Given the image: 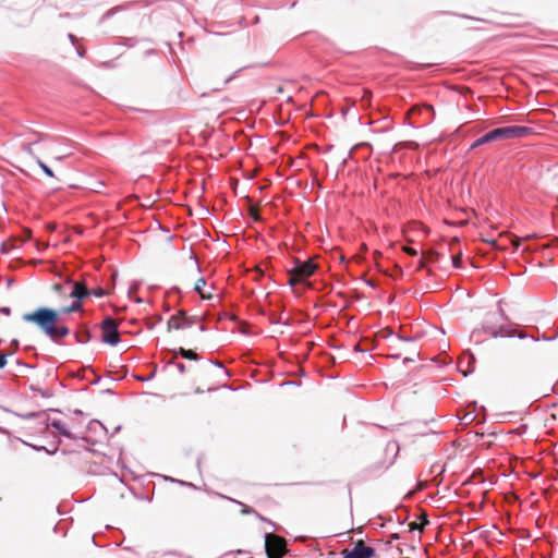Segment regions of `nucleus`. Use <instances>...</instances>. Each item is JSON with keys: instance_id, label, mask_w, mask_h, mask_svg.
I'll use <instances>...</instances> for the list:
<instances>
[{"instance_id": "obj_1", "label": "nucleus", "mask_w": 558, "mask_h": 558, "mask_svg": "<svg viewBox=\"0 0 558 558\" xmlns=\"http://www.w3.org/2000/svg\"><path fill=\"white\" fill-rule=\"evenodd\" d=\"M25 323L35 325L45 336L53 331V326L60 320V313L51 307L40 306L33 312L22 315Z\"/></svg>"}, {"instance_id": "obj_2", "label": "nucleus", "mask_w": 558, "mask_h": 558, "mask_svg": "<svg viewBox=\"0 0 558 558\" xmlns=\"http://www.w3.org/2000/svg\"><path fill=\"white\" fill-rule=\"evenodd\" d=\"M509 318L499 308L497 312L489 313L487 318L483 325V329L486 333H488L493 338H513L518 337L519 339H525L529 336L524 332H514L510 328L505 325L497 326L499 322H508Z\"/></svg>"}, {"instance_id": "obj_3", "label": "nucleus", "mask_w": 558, "mask_h": 558, "mask_svg": "<svg viewBox=\"0 0 558 558\" xmlns=\"http://www.w3.org/2000/svg\"><path fill=\"white\" fill-rule=\"evenodd\" d=\"M265 553L267 558H282L287 553V541L274 533H265Z\"/></svg>"}, {"instance_id": "obj_4", "label": "nucleus", "mask_w": 558, "mask_h": 558, "mask_svg": "<svg viewBox=\"0 0 558 558\" xmlns=\"http://www.w3.org/2000/svg\"><path fill=\"white\" fill-rule=\"evenodd\" d=\"M100 328L104 331L102 337H101V341L104 343H107L110 345H117L120 342L118 325L112 317H110V316L106 317L101 322Z\"/></svg>"}, {"instance_id": "obj_5", "label": "nucleus", "mask_w": 558, "mask_h": 558, "mask_svg": "<svg viewBox=\"0 0 558 558\" xmlns=\"http://www.w3.org/2000/svg\"><path fill=\"white\" fill-rule=\"evenodd\" d=\"M343 558H373L376 555L374 547L365 545L363 541H357L350 550L342 551Z\"/></svg>"}, {"instance_id": "obj_6", "label": "nucleus", "mask_w": 558, "mask_h": 558, "mask_svg": "<svg viewBox=\"0 0 558 558\" xmlns=\"http://www.w3.org/2000/svg\"><path fill=\"white\" fill-rule=\"evenodd\" d=\"M317 265L312 259H294V266L291 269L299 279H307L315 274Z\"/></svg>"}, {"instance_id": "obj_7", "label": "nucleus", "mask_w": 558, "mask_h": 558, "mask_svg": "<svg viewBox=\"0 0 558 558\" xmlns=\"http://www.w3.org/2000/svg\"><path fill=\"white\" fill-rule=\"evenodd\" d=\"M499 132L502 141L508 138H519L524 137L530 134H534L535 131L533 128L524 126V125H508L499 128Z\"/></svg>"}, {"instance_id": "obj_8", "label": "nucleus", "mask_w": 558, "mask_h": 558, "mask_svg": "<svg viewBox=\"0 0 558 558\" xmlns=\"http://www.w3.org/2000/svg\"><path fill=\"white\" fill-rule=\"evenodd\" d=\"M65 283L72 286L69 296L75 301H80V303H82L83 299L89 295V290L84 283L73 281L72 279H68Z\"/></svg>"}, {"instance_id": "obj_9", "label": "nucleus", "mask_w": 558, "mask_h": 558, "mask_svg": "<svg viewBox=\"0 0 558 558\" xmlns=\"http://www.w3.org/2000/svg\"><path fill=\"white\" fill-rule=\"evenodd\" d=\"M46 425H47V427L54 428L60 435H62L69 439L82 438L81 436L72 433L71 428L69 426H66V424L60 420L49 421V418H47Z\"/></svg>"}, {"instance_id": "obj_10", "label": "nucleus", "mask_w": 558, "mask_h": 558, "mask_svg": "<svg viewBox=\"0 0 558 558\" xmlns=\"http://www.w3.org/2000/svg\"><path fill=\"white\" fill-rule=\"evenodd\" d=\"M71 332L70 328L61 323V319L54 324L53 331L49 333L48 338L56 344H60L61 340L69 336Z\"/></svg>"}, {"instance_id": "obj_11", "label": "nucleus", "mask_w": 558, "mask_h": 558, "mask_svg": "<svg viewBox=\"0 0 558 558\" xmlns=\"http://www.w3.org/2000/svg\"><path fill=\"white\" fill-rule=\"evenodd\" d=\"M497 141H502L500 132H499V128L494 129V130L487 132L486 134L482 135L477 140H475L472 143V145H471V149H474V148L480 147L482 145H485V144H488V143H493V142H497Z\"/></svg>"}, {"instance_id": "obj_12", "label": "nucleus", "mask_w": 558, "mask_h": 558, "mask_svg": "<svg viewBox=\"0 0 558 558\" xmlns=\"http://www.w3.org/2000/svg\"><path fill=\"white\" fill-rule=\"evenodd\" d=\"M216 495H217L218 497H220V498H225V499H228V500H230V501H232V502H235V504L241 505V506H242V510H241V512H242L243 514H251V513H254V514H256L260 520L266 521V519H265L264 517H262L259 513H257L253 508H251V507H248V506H246V505L242 504L241 501H238V500H235V499H233V498H231V497H227V496H225V495H222V494H220V493H216ZM267 522H268L269 524H271V525L276 526V525H275V523H274L272 521L267 520Z\"/></svg>"}, {"instance_id": "obj_13", "label": "nucleus", "mask_w": 558, "mask_h": 558, "mask_svg": "<svg viewBox=\"0 0 558 558\" xmlns=\"http://www.w3.org/2000/svg\"><path fill=\"white\" fill-rule=\"evenodd\" d=\"M73 337L77 343L85 344L92 339V332L86 326H81L74 333Z\"/></svg>"}, {"instance_id": "obj_14", "label": "nucleus", "mask_w": 558, "mask_h": 558, "mask_svg": "<svg viewBox=\"0 0 558 558\" xmlns=\"http://www.w3.org/2000/svg\"><path fill=\"white\" fill-rule=\"evenodd\" d=\"M439 257V253L434 250H427L422 253V258L418 263V268H425L427 263H435Z\"/></svg>"}, {"instance_id": "obj_15", "label": "nucleus", "mask_w": 558, "mask_h": 558, "mask_svg": "<svg viewBox=\"0 0 558 558\" xmlns=\"http://www.w3.org/2000/svg\"><path fill=\"white\" fill-rule=\"evenodd\" d=\"M388 469V465H386L385 461H378L372 465H369L365 472L368 474V476H378L384 471Z\"/></svg>"}, {"instance_id": "obj_16", "label": "nucleus", "mask_w": 558, "mask_h": 558, "mask_svg": "<svg viewBox=\"0 0 558 558\" xmlns=\"http://www.w3.org/2000/svg\"><path fill=\"white\" fill-rule=\"evenodd\" d=\"M33 134L36 136V138L34 141L27 143V144H23V150L25 153H27L28 155H31V156L34 155V153H33V145L37 144V143H39V142H41V141H44V140L49 137L48 134H44V133L34 132Z\"/></svg>"}, {"instance_id": "obj_17", "label": "nucleus", "mask_w": 558, "mask_h": 558, "mask_svg": "<svg viewBox=\"0 0 558 558\" xmlns=\"http://www.w3.org/2000/svg\"><path fill=\"white\" fill-rule=\"evenodd\" d=\"M475 361L474 356L472 354H469L468 356L461 359L459 361V367H460V371L464 374V375H468L469 373H472V368H471V364Z\"/></svg>"}, {"instance_id": "obj_18", "label": "nucleus", "mask_w": 558, "mask_h": 558, "mask_svg": "<svg viewBox=\"0 0 558 558\" xmlns=\"http://www.w3.org/2000/svg\"><path fill=\"white\" fill-rule=\"evenodd\" d=\"M173 354L180 355L181 357L186 359V360H192V361L198 360V355L194 351L187 350L184 348H179V349L173 350Z\"/></svg>"}, {"instance_id": "obj_19", "label": "nucleus", "mask_w": 558, "mask_h": 558, "mask_svg": "<svg viewBox=\"0 0 558 558\" xmlns=\"http://www.w3.org/2000/svg\"><path fill=\"white\" fill-rule=\"evenodd\" d=\"M83 308V303H80V301L73 300V302L69 306H64L58 311L61 314L68 315L71 313L80 312Z\"/></svg>"}, {"instance_id": "obj_20", "label": "nucleus", "mask_w": 558, "mask_h": 558, "mask_svg": "<svg viewBox=\"0 0 558 558\" xmlns=\"http://www.w3.org/2000/svg\"><path fill=\"white\" fill-rule=\"evenodd\" d=\"M196 323V317L186 315V312L181 311V329L190 328Z\"/></svg>"}, {"instance_id": "obj_21", "label": "nucleus", "mask_w": 558, "mask_h": 558, "mask_svg": "<svg viewBox=\"0 0 558 558\" xmlns=\"http://www.w3.org/2000/svg\"><path fill=\"white\" fill-rule=\"evenodd\" d=\"M181 329V311L177 315H172L168 320V330Z\"/></svg>"}, {"instance_id": "obj_22", "label": "nucleus", "mask_w": 558, "mask_h": 558, "mask_svg": "<svg viewBox=\"0 0 558 558\" xmlns=\"http://www.w3.org/2000/svg\"><path fill=\"white\" fill-rule=\"evenodd\" d=\"M205 284H206V280H205V278H204V277H201V278L196 281V283H195V286H194V291H195L197 294H199V295L202 296V299H210V298H211V295H210V294H209V295H206V294L203 292V288L205 287Z\"/></svg>"}, {"instance_id": "obj_23", "label": "nucleus", "mask_w": 558, "mask_h": 558, "mask_svg": "<svg viewBox=\"0 0 558 558\" xmlns=\"http://www.w3.org/2000/svg\"><path fill=\"white\" fill-rule=\"evenodd\" d=\"M37 165L40 167V169L44 171V173L50 178L54 177V173L50 167H48L43 160L39 158H36Z\"/></svg>"}, {"instance_id": "obj_24", "label": "nucleus", "mask_w": 558, "mask_h": 558, "mask_svg": "<svg viewBox=\"0 0 558 558\" xmlns=\"http://www.w3.org/2000/svg\"><path fill=\"white\" fill-rule=\"evenodd\" d=\"M15 248H16V246L14 243L2 242L0 251L2 254H9L12 250H15Z\"/></svg>"}, {"instance_id": "obj_25", "label": "nucleus", "mask_w": 558, "mask_h": 558, "mask_svg": "<svg viewBox=\"0 0 558 558\" xmlns=\"http://www.w3.org/2000/svg\"><path fill=\"white\" fill-rule=\"evenodd\" d=\"M32 448H33L34 450H36V451H44V452H46V453H48V454H54V453H57V451H58V447H54L53 449H51V450H50V449H48V448H47V447H45V446H35V445H32Z\"/></svg>"}, {"instance_id": "obj_26", "label": "nucleus", "mask_w": 558, "mask_h": 558, "mask_svg": "<svg viewBox=\"0 0 558 558\" xmlns=\"http://www.w3.org/2000/svg\"><path fill=\"white\" fill-rule=\"evenodd\" d=\"M120 9H121L120 7H116V8H112V9H110V10H108V11H107L102 16H101L100 22H104V21H106V20L110 19V17H111V16H113L117 12H119V11H120Z\"/></svg>"}, {"instance_id": "obj_27", "label": "nucleus", "mask_w": 558, "mask_h": 558, "mask_svg": "<svg viewBox=\"0 0 558 558\" xmlns=\"http://www.w3.org/2000/svg\"><path fill=\"white\" fill-rule=\"evenodd\" d=\"M106 294H107L106 290H105V289H102V288H100V287H99V288H96V289H94V290H92V291L89 290V295H94V296H96V298H102V296H105Z\"/></svg>"}, {"instance_id": "obj_28", "label": "nucleus", "mask_w": 558, "mask_h": 558, "mask_svg": "<svg viewBox=\"0 0 558 558\" xmlns=\"http://www.w3.org/2000/svg\"><path fill=\"white\" fill-rule=\"evenodd\" d=\"M378 335L383 338V339H387L389 337H391L393 335V331L386 327V328H383L381 330L378 331Z\"/></svg>"}, {"instance_id": "obj_29", "label": "nucleus", "mask_w": 558, "mask_h": 558, "mask_svg": "<svg viewBox=\"0 0 558 558\" xmlns=\"http://www.w3.org/2000/svg\"><path fill=\"white\" fill-rule=\"evenodd\" d=\"M451 259H452V266H453L454 268L460 269V268H462V267H463V266H462V258H461V256H459V255H453V256L451 257Z\"/></svg>"}, {"instance_id": "obj_30", "label": "nucleus", "mask_w": 558, "mask_h": 558, "mask_svg": "<svg viewBox=\"0 0 558 558\" xmlns=\"http://www.w3.org/2000/svg\"><path fill=\"white\" fill-rule=\"evenodd\" d=\"M64 289H65V286H64V284H62V283H54V284L52 286V290H53L54 292L59 293V294H64V293H65V292H64Z\"/></svg>"}, {"instance_id": "obj_31", "label": "nucleus", "mask_w": 558, "mask_h": 558, "mask_svg": "<svg viewBox=\"0 0 558 558\" xmlns=\"http://www.w3.org/2000/svg\"><path fill=\"white\" fill-rule=\"evenodd\" d=\"M476 415H474L473 413L469 412V413H465L464 416L462 417V420L465 422V423H472L474 420H475Z\"/></svg>"}, {"instance_id": "obj_32", "label": "nucleus", "mask_w": 558, "mask_h": 558, "mask_svg": "<svg viewBox=\"0 0 558 558\" xmlns=\"http://www.w3.org/2000/svg\"><path fill=\"white\" fill-rule=\"evenodd\" d=\"M10 353H0V368H3L7 365V357Z\"/></svg>"}, {"instance_id": "obj_33", "label": "nucleus", "mask_w": 558, "mask_h": 558, "mask_svg": "<svg viewBox=\"0 0 558 558\" xmlns=\"http://www.w3.org/2000/svg\"><path fill=\"white\" fill-rule=\"evenodd\" d=\"M289 275H290V279H289L290 286H294V284H296V282H299L301 280L291 271L289 272Z\"/></svg>"}, {"instance_id": "obj_34", "label": "nucleus", "mask_w": 558, "mask_h": 558, "mask_svg": "<svg viewBox=\"0 0 558 558\" xmlns=\"http://www.w3.org/2000/svg\"><path fill=\"white\" fill-rule=\"evenodd\" d=\"M169 364H173V362H169ZM174 365L181 374L185 373V365L183 363H174Z\"/></svg>"}, {"instance_id": "obj_35", "label": "nucleus", "mask_w": 558, "mask_h": 558, "mask_svg": "<svg viewBox=\"0 0 558 558\" xmlns=\"http://www.w3.org/2000/svg\"><path fill=\"white\" fill-rule=\"evenodd\" d=\"M209 363L214 364L215 366H218V367L222 368L225 371L226 375L230 376V373L225 368V366L220 362H218V361L215 362L213 360H209Z\"/></svg>"}, {"instance_id": "obj_36", "label": "nucleus", "mask_w": 558, "mask_h": 558, "mask_svg": "<svg viewBox=\"0 0 558 558\" xmlns=\"http://www.w3.org/2000/svg\"><path fill=\"white\" fill-rule=\"evenodd\" d=\"M404 251H405V253L408 255H411V256H416L417 255V251L415 248H413V247H405Z\"/></svg>"}, {"instance_id": "obj_37", "label": "nucleus", "mask_w": 558, "mask_h": 558, "mask_svg": "<svg viewBox=\"0 0 558 558\" xmlns=\"http://www.w3.org/2000/svg\"><path fill=\"white\" fill-rule=\"evenodd\" d=\"M0 313L7 316L11 315V308L9 306L0 307Z\"/></svg>"}, {"instance_id": "obj_38", "label": "nucleus", "mask_w": 558, "mask_h": 558, "mask_svg": "<svg viewBox=\"0 0 558 558\" xmlns=\"http://www.w3.org/2000/svg\"><path fill=\"white\" fill-rule=\"evenodd\" d=\"M557 336H558V335H555V336H553V337H548V336H545V335H544V336L542 337V339H543L544 341H553V340H555V339L557 338Z\"/></svg>"}, {"instance_id": "obj_39", "label": "nucleus", "mask_w": 558, "mask_h": 558, "mask_svg": "<svg viewBox=\"0 0 558 558\" xmlns=\"http://www.w3.org/2000/svg\"><path fill=\"white\" fill-rule=\"evenodd\" d=\"M24 233H25V238H24V240H23V241H27V240H29V239H31V236H32V232H31V230H25V231H24Z\"/></svg>"}, {"instance_id": "obj_40", "label": "nucleus", "mask_w": 558, "mask_h": 558, "mask_svg": "<svg viewBox=\"0 0 558 558\" xmlns=\"http://www.w3.org/2000/svg\"><path fill=\"white\" fill-rule=\"evenodd\" d=\"M92 425H98L99 427L105 428V427H104V425H102L99 421H90V422H89V427H90Z\"/></svg>"}, {"instance_id": "obj_41", "label": "nucleus", "mask_w": 558, "mask_h": 558, "mask_svg": "<svg viewBox=\"0 0 558 558\" xmlns=\"http://www.w3.org/2000/svg\"><path fill=\"white\" fill-rule=\"evenodd\" d=\"M354 350H355V351H357V352H366V351H368V349H363V348H361V347H360V344H356V345L354 347Z\"/></svg>"}, {"instance_id": "obj_42", "label": "nucleus", "mask_w": 558, "mask_h": 558, "mask_svg": "<svg viewBox=\"0 0 558 558\" xmlns=\"http://www.w3.org/2000/svg\"><path fill=\"white\" fill-rule=\"evenodd\" d=\"M11 344L13 345V348L16 350L19 348V341L16 339H13L11 341Z\"/></svg>"}, {"instance_id": "obj_43", "label": "nucleus", "mask_w": 558, "mask_h": 558, "mask_svg": "<svg viewBox=\"0 0 558 558\" xmlns=\"http://www.w3.org/2000/svg\"><path fill=\"white\" fill-rule=\"evenodd\" d=\"M398 338L401 339V340H404V341H411L412 340L409 337H402V336H398Z\"/></svg>"}, {"instance_id": "obj_44", "label": "nucleus", "mask_w": 558, "mask_h": 558, "mask_svg": "<svg viewBox=\"0 0 558 558\" xmlns=\"http://www.w3.org/2000/svg\"><path fill=\"white\" fill-rule=\"evenodd\" d=\"M35 416H36L35 413H28V414L24 415V417H26V418H32V417H35Z\"/></svg>"}, {"instance_id": "obj_45", "label": "nucleus", "mask_w": 558, "mask_h": 558, "mask_svg": "<svg viewBox=\"0 0 558 558\" xmlns=\"http://www.w3.org/2000/svg\"><path fill=\"white\" fill-rule=\"evenodd\" d=\"M85 51L83 49H77V54L80 57H84Z\"/></svg>"}, {"instance_id": "obj_46", "label": "nucleus", "mask_w": 558, "mask_h": 558, "mask_svg": "<svg viewBox=\"0 0 558 558\" xmlns=\"http://www.w3.org/2000/svg\"><path fill=\"white\" fill-rule=\"evenodd\" d=\"M69 38L72 43H74L76 39V37L73 34H69Z\"/></svg>"}, {"instance_id": "obj_47", "label": "nucleus", "mask_w": 558, "mask_h": 558, "mask_svg": "<svg viewBox=\"0 0 558 558\" xmlns=\"http://www.w3.org/2000/svg\"><path fill=\"white\" fill-rule=\"evenodd\" d=\"M366 283H367L368 286H371V287H375V284H374V283H373V281H371V280H368Z\"/></svg>"}, {"instance_id": "obj_48", "label": "nucleus", "mask_w": 558, "mask_h": 558, "mask_svg": "<svg viewBox=\"0 0 558 558\" xmlns=\"http://www.w3.org/2000/svg\"><path fill=\"white\" fill-rule=\"evenodd\" d=\"M234 77V75L230 76L229 78L226 80V83L230 82L232 78Z\"/></svg>"}, {"instance_id": "obj_49", "label": "nucleus", "mask_w": 558, "mask_h": 558, "mask_svg": "<svg viewBox=\"0 0 558 558\" xmlns=\"http://www.w3.org/2000/svg\"><path fill=\"white\" fill-rule=\"evenodd\" d=\"M199 330H201V331H204V330H205V326H204V325H201V326H199Z\"/></svg>"}, {"instance_id": "obj_50", "label": "nucleus", "mask_w": 558, "mask_h": 558, "mask_svg": "<svg viewBox=\"0 0 558 558\" xmlns=\"http://www.w3.org/2000/svg\"><path fill=\"white\" fill-rule=\"evenodd\" d=\"M137 379L144 381V380H147L148 378L137 377Z\"/></svg>"}, {"instance_id": "obj_51", "label": "nucleus", "mask_w": 558, "mask_h": 558, "mask_svg": "<svg viewBox=\"0 0 558 558\" xmlns=\"http://www.w3.org/2000/svg\"><path fill=\"white\" fill-rule=\"evenodd\" d=\"M154 52H155L154 50H147L146 54H150V53H154Z\"/></svg>"}, {"instance_id": "obj_52", "label": "nucleus", "mask_w": 558, "mask_h": 558, "mask_svg": "<svg viewBox=\"0 0 558 558\" xmlns=\"http://www.w3.org/2000/svg\"><path fill=\"white\" fill-rule=\"evenodd\" d=\"M531 338H532L534 341H538V340H539V338H536V337H534V336H531Z\"/></svg>"}, {"instance_id": "obj_53", "label": "nucleus", "mask_w": 558, "mask_h": 558, "mask_svg": "<svg viewBox=\"0 0 558 558\" xmlns=\"http://www.w3.org/2000/svg\"><path fill=\"white\" fill-rule=\"evenodd\" d=\"M111 62H105L104 65L105 66H110Z\"/></svg>"}, {"instance_id": "obj_54", "label": "nucleus", "mask_w": 558, "mask_h": 558, "mask_svg": "<svg viewBox=\"0 0 558 558\" xmlns=\"http://www.w3.org/2000/svg\"><path fill=\"white\" fill-rule=\"evenodd\" d=\"M75 414H82V411L81 410H75Z\"/></svg>"}, {"instance_id": "obj_55", "label": "nucleus", "mask_w": 558, "mask_h": 558, "mask_svg": "<svg viewBox=\"0 0 558 558\" xmlns=\"http://www.w3.org/2000/svg\"><path fill=\"white\" fill-rule=\"evenodd\" d=\"M410 525H411V529H414L415 522H412Z\"/></svg>"}, {"instance_id": "obj_56", "label": "nucleus", "mask_w": 558, "mask_h": 558, "mask_svg": "<svg viewBox=\"0 0 558 558\" xmlns=\"http://www.w3.org/2000/svg\"><path fill=\"white\" fill-rule=\"evenodd\" d=\"M426 109L433 111V108L429 106H427Z\"/></svg>"}]
</instances>
